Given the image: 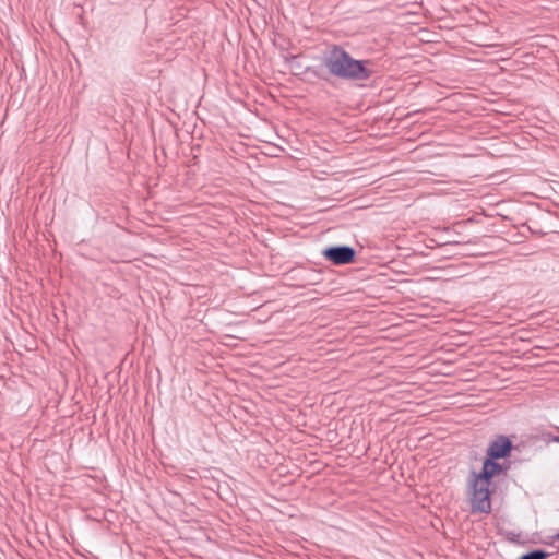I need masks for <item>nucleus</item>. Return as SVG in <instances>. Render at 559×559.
Segmentation results:
<instances>
[{
	"label": "nucleus",
	"instance_id": "1",
	"mask_svg": "<svg viewBox=\"0 0 559 559\" xmlns=\"http://www.w3.org/2000/svg\"><path fill=\"white\" fill-rule=\"evenodd\" d=\"M323 66L329 73L348 81H366L372 75V70L368 68L370 60L354 59L349 52L338 45H333L331 49L324 53L322 59Z\"/></svg>",
	"mask_w": 559,
	"mask_h": 559
},
{
	"label": "nucleus",
	"instance_id": "2",
	"mask_svg": "<svg viewBox=\"0 0 559 559\" xmlns=\"http://www.w3.org/2000/svg\"><path fill=\"white\" fill-rule=\"evenodd\" d=\"M471 511L472 513H490L491 512V493L495 486L488 481H483L475 472L471 474Z\"/></svg>",
	"mask_w": 559,
	"mask_h": 559
},
{
	"label": "nucleus",
	"instance_id": "3",
	"mask_svg": "<svg viewBox=\"0 0 559 559\" xmlns=\"http://www.w3.org/2000/svg\"><path fill=\"white\" fill-rule=\"evenodd\" d=\"M322 255L334 265H345L355 261L356 250L346 245L331 246L322 250Z\"/></svg>",
	"mask_w": 559,
	"mask_h": 559
},
{
	"label": "nucleus",
	"instance_id": "4",
	"mask_svg": "<svg viewBox=\"0 0 559 559\" xmlns=\"http://www.w3.org/2000/svg\"><path fill=\"white\" fill-rule=\"evenodd\" d=\"M510 467V462L500 463L498 459L485 457L480 472H475V475L478 476L480 480L493 485L492 479L500 475L507 476Z\"/></svg>",
	"mask_w": 559,
	"mask_h": 559
},
{
	"label": "nucleus",
	"instance_id": "5",
	"mask_svg": "<svg viewBox=\"0 0 559 559\" xmlns=\"http://www.w3.org/2000/svg\"><path fill=\"white\" fill-rule=\"evenodd\" d=\"M513 449L514 445L510 437L506 435H497L489 442L485 457L504 460L511 455Z\"/></svg>",
	"mask_w": 559,
	"mask_h": 559
},
{
	"label": "nucleus",
	"instance_id": "6",
	"mask_svg": "<svg viewBox=\"0 0 559 559\" xmlns=\"http://www.w3.org/2000/svg\"><path fill=\"white\" fill-rule=\"evenodd\" d=\"M548 556L549 554L543 549H534L520 556L518 559H547Z\"/></svg>",
	"mask_w": 559,
	"mask_h": 559
},
{
	"label": "nucleus",
	"instance_id": "7",
	"mask_svg": "<svg viewBox=\"0 0 559 559\" xmlns=\"http://www.w3.org/2000/svg\"><path fill=\"white\" fill-rule=\"evenodd\" d=\"M519 538H520V534H515V533L508 534V539L511 542H519Z\"/></svg>",
	"mask_w": 559,
	"mask_h": 559
},
{
	"label": "nucleus",
	"instance_id": "8",
	"mask_svg": "<svg viewBox=\"0 0 559 559\" xmlns=\"http://www.w3.org/2000/svg\"><path fill=\"white\" fill-rule=\"evenodd\" d=\"M549 440H551L552 442L559 443V435L558 436L549 435Z\"/></svg>",
	"mask_w": 559,
	"mask_h": 559
},
{
	"label": "nucleus",
	"instance_id": "9",
	"mask_svg": "<svg viewBox=\"0 0 559 559\" xmlns=\"http://www.w3.org/2000/svg\"><path fill=\"white\" fill-rule=\"evenodd\" d=\"M556 540H559V532L554 536Z\"/></svg>",
	"mask_w": 559,
	"mask_h": 559
},
{
	"label": "nucleus",
	"instance_id": "10",
	"mask_svg": "<svg viewBox=\"0 0 559 559\" xmlns=\"http://www.w3.org/2000/svg\"><path fill=\"white\" fill-rule=\"evenodd\" d=\"M295 59H296V57H295V56H293V57H292V59H290V62H294V61H295Z\"/></svg>",
	"mask_w": 559,
	"mask_h": 559
}]
</instances>
